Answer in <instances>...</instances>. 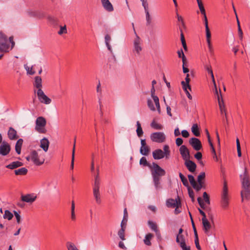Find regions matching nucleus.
I'll use <instances>...</instances> for the list:
<instances>
[{"instance_id": "1", "label": "nucleus", "mask_w": 250, "mask_h": 250, "mask_svg": "<svg viewBox=\"0 0 250 250\" xmlns=\"http://www.w3.org/2000/svg\"><path fill=\"white\" fill-rule=\"evenodd\" d=\"M240 178L242 188L241 196L243 201L244 199L248 200L250 198V177L246 167H245L244 173L240 175Z\"/></svg>"}, {"instance_id": "2", "label": "nucleus", "mask_w": 250, "mask_h": 250, "mask_svg": "<svg viewBox=\"0 0 250 250\" xmlns=\"http://www.w3.org/2000/svg\"><path fill=\"white\" fill-rule=\"evenodd\" d=\"M15 45L13 37L11 36L8 40L6 35L0 32V52L8 53L12 49Z\"/></svg>"}, {"instance_id": "3", "label": "nucleus", "mask_w": 250, "mask_h": 250, "mask_svg": "<svg viewBox=\"0 0 250 250\" xmlns=\"http://www.w3.org/2000/svg\"><path fill=\"white\" fill-rule=\"evenodd\" d=\"M230 197L226 182H224L222 191L221 194L220 206L224 209L228 208Z\"/></svg>"}, {"instance_id": "4", "label": "nucleus", "mask_w": 250, "mask_h": 250, "mask_svg": "<svg viewBox=\"0 0 250 250\" xmlns=\"http://www.w3.org/2000/svg\"><path fill=\"white\" fill-rule=\"evenodd\" d=\"M150 169L152 178H161V177L166 174L165 170L155 163H152Z\"/></svg>"}, {"instance_id": "5", "label": "nucleus", "mask_w": 250, "mask_h": 250, "mask_svg": "<svg viewBox=\"0 0 250 250\" xmlns=\"http://www.w3.org/2000/svg\"><path fill=\"white\" fill-rule=\"evenodd\" d=\"M100 180L98 175L95 177L94 184L93 186V195L95 199L96 202L99 204L101 202V196L100 193Z\"/></svg>"}, {"instance_id": "6", "label": "nucleus", "mask_w": 250, "mask_h": 250, "mask_svg": "<svg viewBox=\"0 0 250 250\" xmlns=\"http://www.w3.org/2000/svg\"><path fill=\"white\" fill-rule=\"evenodd\" d=\"M29 158L33 163L38 166L42 165L45 161L44 156L39 155L36 150H33L31 152Z\"/></svg>"}, {"instance_id": "7", "label": "nucleus", "mask_w": 250, "mask_h": 250, "mask_svg": "<svg viewBox=\"0 0 250 250\" xmlns=\"http://www.w3.org/2000/svg\"><path fill=\"white\" fill-rule=\"evenodd\" d=\"M46 124L45 119L43 117H39L36 121L35 129L40 133L45 132V126Z\"/></svg>"}, {"instance_id": "8", "label": "nucleus", "mask_w": 250, "mask_h": 250, "mask_svg": "<svg viewBox=\"0 0 250 250\" xmlns=\"http://www.w3.org/2000/svg\"><path fill=\"white\" fill-rule=\"evenodd\" d=\"M96 91L98 93V103L99 104V108L100 111L101 116H103L104 114V103L103 102V93H102V89L101 86V83L100 81H99L98 84L97 85Z\"/></svg>"}, {"instance_id": "9", "label": "nucleus", "mask_w": 250, "mask_h": 250, "mask_svg": "<svg viewBox=\"0 0 250 250\" xmlns=\"http://www.w3.org/2000/svg\"><path fill=\"white\" fill-rule=\"evenodd\" d=\"M34 92L37 93L38 99L41 103L48 104L51 103V99L44 94L42 89H38L37 91L34 90Z\"/></svg>"}, {"instance_id": "10", "label": "nucleus", "mask_w": 250, "mask_h": 250, "mask_svg": "<svg viewBox=\"0 0 250 250\" xmlns=\"http://www.w3.org/2000/svg\"><path fill=\"white\" fill-rule=\"evenodd\" d=\"M150 139L152 142L162 143L166 140V135L164 132H157L151 134Z\"/></svg>"}, {"instance_id": "11", "label": "nucleus", "mask_w": 250, "mask_h": 250, "mask_svg": "<svg viewBox=\"0 0 250 250\" xmlns=\"http://www.w3.org/2000/svg\"><path fill=\"white\" fill-rule=\"evenodd\" d=\"M132 26L134 27V23H132ZM133 30L134 31L135 34L136 35V38H135L134 40V51H135L138 54H140V52L142 50V48L141 46V42L142 41L141 39L139 37V36L137 35L134 27H133Z\"/></svg>"}, {"instance_id": "12", "label": "nucleus", "mask_w": 250, "mask_h": 250, "mask_svg": "<svg viewBox=\"0 0 250 250\" xmlns=\"http://www.w3.org/2000/svg\"><path fill=\"white\" fill-rule=\"evenodd\" d=\"M167 206L169 208H178L181 206V200L180 197L178 196L174 200L173 199H169L167 201Z\"/></svg>"}, {"instance_id": "13", "label": "nucleus", "mask_w": 250, "mask_h": 250, "mask_svg": "<svg viewBox=\"0 0 250 250\" xmlns=\"http://www.w3.org/2000/svg\"><path fill=\"white\" fill-rule=\"evenodd\" d=\"M11 150L10 145L6 142H3L0 146V155L1 156H6Z\"/></svg>"}, {"instance_id": "14", "label": "nucleus", "mask_w": 250, "mask_h": 250, "mask_svg": "<svg viewBox=\"0 0 250 250\" xmlns=\"http://www.w3.org/2000/svg\"><path fill=\"white\" fill-rule=\"evenodd\" d=\"M189 144L196 151L200 150L202 147L201 141L198 138L192 137L189 140Z\"/></svg>"}, {"instance_id": "15", "label": "nucleus", "mask_w": 250, "mask_h": 250, "mask_svg": "<svg viewBox=\"0 0 250 250\" xmlns=\"http://www.w3.org/2000/svg\"><path fill=\"white\" fill-rule=\"evenodd\" d=\"M179 151L184 161H186L190 159V156L189 151L186 146H181L179 148Z\"/></svg>"}, {"instance_id": "16", "label": "nucleus", "mask_w": 250, "mask_h": 250, "mask_svg": "<svg viewBox=\"0 0 250 250\" xmlns=\"http://www.w3.org/2000/svg\"><path fill=\"white\" fill-rule=\"evenodd\" d=\"M141 146L140 151L141 154L143 155L147 156L150 152V148L147 146L145 139H142L141 141Z\"/></svg>"}, {"instance_id": "17", "label": "nucleus", "mask_w": 250, "mask_h": 250, "mask_svg": "<svg viewBox=\"0 0 250 250\" xmlns=\"http://www.w3.org/2000/svg\"><path fill=\"white\" fill-rule=\"evenodd\" d=\"M125 208L124 210V216L122 220V221L121 224V229L118 231V235L120 238L121 239L124 240L125 239Z\"/></svg>"}, {"instance_id": "18", "label": "nucleus", "mask_w": 250, "mask_h": 250, "mask_svg": "<svg viewBox=\"0 0 250 250\" xmlns=\"http://www.w3.org/2000/svg\"><path fill=\"white\" fill-rule=\"evenodd\" d=\"M36 198L37 196L34 194H27L21 196V201L28 203H32L36 200Z\"/></svg>"}, {"instance_id": "19", "label": "nucleus", "mask_w": 250, "mask_h": 250, "mask_svg": "<svg viewBox=\"0 0 250 250\" xmlns=\"http://www.w3.org/2000/svg\"><path fill=\"white\" fill-rule=\"evenodd\" d=\"M155 90L154 88V86H152L151 89V95L152 98L154 102L155 103V105L156 106L157 111L158 113L160 114L161 113V109L160 105L159 103V100L158 97L157 96L155 95Z\"/></svg>"}, {"instance_id": "20", "label": "nucleus", "mask_w": 250, "mask_h": 250, "mask_svg": "<svg viewBox=\"0 0 250 250\" xmlns=\"http://www.w3.org/2000/svg\"><path fill=\"white\" fill-rule=\"evenodd\" d=\"M185 165L191 172H194L197 167L196 164L189 159L185 161Z\"/></svg>"}, {"instance_id": "21", "label": "nucleus", "mask_w": 250, "mask_h": 250, "mask_svg": "<svg viewBox=\"0 0 250 250\" xmlns=\"http://www.w3.org/2000/svg\"><path fill=\"white\" fill-rule=\"evenodd\" d=\"M102 5L107 12H110L114 10L113 6L109 0H101Z\"/></svg>"}, {"instance_id": "22", "label": "nucleus", "mask_w": 250, "mask_h": 250, "mask_svg": "<svg viewBox=\"0 0 250 250\" xmlns=\"http://www.w3.org/2000/svg\"><path fill=\"white\" fill-rule=\"evenodd\" d=\"M220 92V95L218 93V94H216L217 95V98H218V104L219 106V108L221 111V114H223L224 113L225 114V112H226V109L225 107V105L224 104L223 98L222 96V95L221 94V90L219 89Z\"/></svg>"}, {"instance_id": "23", "label": "nucleus", "mask_w": 250, "mask_h": 250, "mask_svg": "<svg viewBox=\"0 0 250 250\" xmlns=\"http://www.w3.org/2000/svg\"><path fill=\"white\" fill-rule=\"evenodd\" d=\"M7 135L8 138L11 140H15L19 138L17 131L12 127H9Z\"/></svg>"}, {"instance_id": "24", "label": "nucleus", "mask_w": 250, "mask_h": 250, "mask_svg": "<svg viewBox=\"0 0 250 250\" xmlns=\"http://www.w3.org/2000/svg\"><path fill=\"white\" fill-rule=\"evenodd\" d=\"M153 157L155 160H159L163 158L165 155L161 149H157L153 151L152 152Z\"/></svg>"}, {"instance_id": "25", "label": "nucleus", "mask_w": 250, "mask_h": 250, "mask_svg": "<svg viewBox=\"0 0 250 250\" xmlns=\"http://www.w3.org/2000/svg\"><path fill=\"white\" fill-rule=\"evenodd\" d=\"M205 68L206 70L208 71V73L210 75L212 82L213 83V84H214V87L215 89V93H216V94H218V91L217 89L216 84L215 83V81L213 71L211 69V67L210 65H206L205 66Z\"/></svg>"}, {"instance_id": "26", "label": "nucleus", "mask_w": 250, "mask_h": 250, "mask_svg": "<svg viewBox=\"0 0 250 250\" xmlns=\"http://www.w3.org/2000/svg\"><path fill=\"white\" fill-rule=\"evenodd\" d=\"M23 165V163L20 161H15L6 165L5 167L8 169H14Z\"/></svg>"}, {"instance_id": "27", "label": "nucleus", "mask_w": 250, "mask_h": 250, "mask_svg": "<svg viewBox=\"0 0 250 250\" xmlns=\"http://www.w3.org/2000/svg\"><path fill=\"white\" fill-rule=\"evenodd\" d=\"M41 144L40 147L42 148V149L46 152L48 149L49 142L48 140L46 138H43L41 140Z\"/></svg>"}, {"instance_id": "28", "label": "nucleus", "mask_w": 250, "mask_h": 250, "mask_svg": "<svg viewBox=\"0 0 250 250\" xmlns=\"http://www.w3.org/2000/svg\"><path fill=\"white\" fill-rule=\"evenodd\" d=\"M203 226V229L206 233H208L211 228V225L208 219H202Z\"/></svg>"}, {"instance_id": "29", "label": "nucleus", "mask_w": 250, "mask_h": 250, "mask_svg": "<svg viewBox=\"0 0 250 250\" xmlns=\"http://www.w3.org/2000/svg\"><path fill=\"white\" fill-rule=\"evenodd\" d=\"M34 86L38 89H42V80L41 77L36 76L35 78V81L33 83Z\"/></svg>"}, {"instance_id": "30", "label": "nucleus", "mask_w": 250, "mask_h": 250, "mask_svg": "<svg viewBox=\"0 0 250 250\" xmlns=\"http://www.w3.org/2000/svg\"><path fill=\"white\" fill-rule=\"evenodd\" d=\"M190 78H189V74H187L186 77L185 78V82L182 81L181 82V84L182 85V87H188V89L191 91V88L190 85H189V82H190Z\"/></svg>"}, {"instance_id": "31", "label": "nucleus", "mask_w": 250, "mask_h": 250, "mask_svg": "<svg viewBox=\"0 0 250 250\" xmlns=\"http://www.w3.org/2000/svg\"><path fill=\"white\" fill-rule=\"evenodd\" d=\"M23 143V140L22 139H19L15 145V150L16 152L18 154H21V148Z\"/></svg>"}, {"instance_id": "32", "label": "nucleus", "mask_w": 250, "mask_h": 250, "mask_svg": "<svg viewBox=\"0 0 250 250\" xmlns=\"http://www.w3.org/2000/svg\"><path fill=\"white\" fill-rule=\"evenodd\" d=\"M27 172L28 170L25 167H21L14 170V173L16 175H25Z\"/></svg>"}, {"instance_id": "33", "label": "nucleus", "mask_w": 250, "mask_h": 250, "mask_svg": "<svg viewBox=\"0 0 250 250\" xmlns=\"http://www.w3.org/2000/svg\"><path fill=\"white\" fill-rule=\"evenodd\" d=\"M191 131L193 134L197 137H198L200 135V132L199 130V128L197 124H193L191 127Z\"/></svg>"}, {"instance_id": "34", "label": "nucleus", "mask_w": 250, "mask_h": 250, "mask_svg": "<svg viewBox=\"0 0 250 250\" xmlns=\"http://www.w3.org/2000/svg\"><path fill=\"white\" fill-rule=\"evenodd\" d=\"M161 178H153V182L155 188V189L158 190L162 188L161 185Z\"/></svg>"}, {"instance_id": "35", "label": "nucleus", "mask_w": 250, "mask_h": 250, "mask_svg": "<svg viewBox=\"0 0 250 250\" xmlns=\"http://www.w3.org/2000/svg\"><path fill=\"white\" fill-rule=\"evenodd\" d=\"M104 39H105V43L106 46L107 47L108 50L111 52H112L111 47L109 44V42L111 41L110 36L108 34L105 35Z\"/></svg>"}, {"instance_id": "36", "label": "nucleus", "mask_w": 250, "mask_h": 250, "mask_svg": "<svg viewBox=\"0 0 250 250\" xmlns=\"http://www.w3.org/2000/svg\"><path fill=\"white\" fill-rule=\"evenodd\" d=\"M153 234L151 233H148L147 234L145 238L144 239V243L147 246H150L151 243L150 242V240L153 237Z\"/></svg>"}, {"instance_id": "37", "label": "nucleus", "mask_w": 250, "mask_h": 250, "mask_svg": "<svg viewBox=\"0 0 250 250\" xmlns=\"http://www.w3.org/2000/svg\"><path fill=\"white\" fill-rule=\"evenodd\" d=\"M136 132L138 136L141 137L143 134V131L141 127L140 123L139 121L137 122V129Z\"/></svg>"}, {"instance_id": "38", "label": "nucleus", "mask_w": 250, "mask_h": 250, "mask_svg": "<svg viewBox=\"0 0 250 250\" xmlns=\"http://www.w3.org/2000/svg\"><path fill=\"white\" fill-rule=\"evenodd\" d=\"M71 219L72 221H75L76 220V215L75 214V203L74 201H72L71 203Z\"/></svg>"}, {"instance_id": "39", "label": "nucleus", "mask_w": 250, "mask_h": 250, "mask_svg": "<svg viewBox=\"0 0 250 250\" xmlns=\"http://www.w3.org/2000/svg\"><path fill=\"white\" fill-rule=\"evenodd\" d=\"M140 164L144 167H148L149 168L151 167L152 165L149 164L146 157H143L140 160Z\"/></svg>"}, {"instance_id": "40", "label": "nucleus", "mask_w": 250, "mask_h": 250, "mask_svg": "<svg viewBox=\"0 0 250 250\" xmlns=\"http://www.w3.org/2000/svg\"><path fill=\"white\" fill-rule=\"evenodd\" d=\"M48 21L52 25H56L57 24V19L54 17L49 16L47 17Z\"/></svg>"}, {"instance_id": "41", "label": "nucleus", "mask_w": 250, "mask_h": 250, "mask_svg": "<svg viewBox=\"0 0 250 250\" xmlns=\"http://www.w3.org/2000/svg\"><path fill=\"white\" fill-rule=\"evenodd\" d=\"M75 143H76V139H75V142H74L73 148V150H72V159H71V165H70V169L71 170H73L74 169Z\"/></svg>"}, {"instance_id": "42", "label": "nucleus", "mask_w": 250, "mask_h": 250, "mask_svg": "<svg viewBox=\"0 0 250 250\" xmlns=\"http://www.w3.org/2000/svg\"><path fill=\"white\" fill-rule=\"evenodd\" d=\"M176 241L177 243L179 244L180 246H181V244L183 243H186L185 237L183 234L177 235Z\"/></svg>"}, {"instance_id": "43", "label": "nucleus", "mask_w": 250, "mask_h": 250, "mask_svg": "<svg viewBox=\"0 0 250 250\" xmlns=\"http://www.w3.org/2000/svg\"><path fill=\"white\" fill-rule=\"evenodd\" d=\"M150 125H151V127H152L155 129L161 130V129H162L163 128V126L162 125L156 123L154 121L152 122V123L150 124Z\"/></svg>"}, {"instance_id": "44", "label": "nucleus", "mask_w": 250, "mask_h": 250, "mask_svg": "<svg viewBox=\"0 0 250 250\" xmlns=\"http://www.w3.org/2000/svg\"><path fill=\"white\" fill-rule=\"evenodd\" d=\"M146 24L147 26H150L152 23V18L150 16L149 11L146 12Z\"/></svg>"}, {"instance_id": "45", "label": "nucleus", "mask_w": 250, "mask_h": 250, "mask_svg": "<svg viewBox=\"0 0 250 250\" xmlns=\"http://www.w3.org/2000/svg\"><path fill=\"white\" fill-rule=\"evenodd\" d=\"M13 217V214L8 210H6L3 215L4 219H7L8 220H10Z\"/></svg>"}, {"instance_id": "46", "label": "nucleus", "mask_w": 250, "mask_h": 250, "mask_svg": "<svg viewBox=\"0 0 250 250\" xmlns=\"http://www.w3.org/2000/svg\"><path fill=\"white\" fill-rule=\"evenodd\" d=\"M204 182H200V183H198V184L197 183V182L195 184V185L194 186L193 188L195 189L197 191H199L201 190V189L203 188H204Z\"/></svg>"}, {"instance_id": "47", "label": "nucleus", "mask_w": 250, "mask_h": 250, "mask_svg": "<svg viewBox=\"0 0 250 250\" xmlns=\"http://www.w3.org/2000/svg\"><path fill=\"white\" fill-rule=\"evenodd\" d=\"M66 246L68 250H79L74 244L72 242H67Z\"/></svg>"}, {"instance_id": "48", "label": "nucleus", "mask_w": 250, "mask_h": 250, "mask_svg": "<svg viewBox=\"0 0 250 250\" xmlns=\"http://www.w3.org/2000/svg\"><path fill=\"white\" fill-rule=\"evenodd\" d=\"M179 177L181 180V181L182 182L183 184L186 187L188 186V183L187 179L181 172L179 173Z\"/></svg>"}, {"instance_id": "49", "label": "nucleus", "mask_w": 250, "mask_h": 250, "mask_svg": "<svg viewBox=\"0 0 250 250\" xmlns=\"http://www.w3.org/2000/svg\"><path fill=\"white\" fill-rule=\"evenodd\" d=\"M197 2L201 14L202 15L206 14L205 9L202 1L201 0H197Z\"/></svg>"}, {"instance_id": "50", "label": "nucleus", "mask_w": 250, "mask_h": 250, "mask_svg": "<svg viewBox=\"0 0 250 250\" xmlns=\"http://www.w3.org/2000/svg\"><path fill=\"white\" fill-rule=\"evenodd\" d=\"M24 68L27 74L32 75L35 73V71L33 69V66L29 67L27 65H24Z\"/></svg>"}, {"instance_id": "51", "label": "nucleus", "mask_w": 250, "mask_h": 250, "mask_svg": "<svg viewBox=\"0 0 250 250\" xmlns=\"http://www.w3.org/2000/svg\"><path fill=\"white\" fill-rule=\"evenodd\" d=\"M206 40L207 41H211V32L209 30L208 26H206Z\"/></svg>"}, {"instance_id": "52", "label": "nucleus", "mask_w": 250, "mask_h": 250, "mask_svg": "<svg viewBox=\"0 0 250 250\" xmlns=\"http://www.w3.org/2000/svg\"><path fill=\"white\" fill-rule=\"evenodd\" d=\"M177 53H178V57L179 58H182L183 63H185V62H186V58L184 54V52H183L182 49L179 50L178 51Z\"/></svg>"}, {"instance_id": "53", "label": "nucleus", "mask_w": 250, "mask_h": 250, "mask_svg": "<svg viewBox=\"0 0 250 250\" xmlns=\"http://www.w3.org/2000/svg\"><path fill=\"white\" fill-rule=\"evenodd\" d=\"M148 224L149 227L151 228V229L152 230H154V231H155L158 229L157 226L155 223L151 222L150 221H149L148 222Z\"/></svg>"}, {"instance_id": "54", "label": "nucleus", "mask_w": 250, "mask_h": 250, "mask_svg": "<svg viewBox=\"0 0 250 250\" xmlns=\"http://www.w3.org/2000/svg\"><path fill=\"white\" fill-rule=\"evenodd\" d=\"M236 146H237L238 156L239 157H241L242 154H241V151L240 144L239 140L238 139V138L236 139Z\"/></svg>"}, {"instance_id": "55", "label": "nucleus", "mask_w": 250, "mask_h": 250, "mask_svg": "<svg viewBox=\"0 0 250 250\" xmlns=\"http://www.w3.org/2000/svg\"><path fill=\"white\" fill-rule=\"evenodd\" d=\"M189 216H190V218L191 219V223H192V226L193 229V231H194V235H195V236H198L197 230H196V229L194 223L193 222V220L191 214L190 212H189Z\"/></svg>"}, {"instance_id": "56", "label": "nucleus", "mask_w": 250, "mask_h": 250, "mask_svg": "<svg viewBox=\"0 0 250 250\" xmlns=\"http://www.w3.org/2000/svg\"><path fill=\"white\" fill-rule=\"evenodd\" d=\"M206 177V174L205 172H202L200 173V174L197 177V181L198 183H200V182H203V180H204Z\"/></svg>"}, {"instance_id": "57", "label": "nucleus", "mask_w": 250, "mask_h": 250, "mask_svg": "<svg viewBox=\"0 0 250 250\" xmlns=\"http://www.w3.org/2000/svg\"><path fill=\"white\" fill-rule=\"evenodd\" d=\"M147 105H148V107L151 111H155V110H156L155 107H154L151 100L148 99L147 101Z\"/></svg>"}, {"instance_id": "58", "label": "nucleus", "mask_w": 250, "mask_h": 250, "mask_svg": "<svg viewBox=\"0 0 250 250\" xmlns=\"http://www.w3.org/2000/svg\"><path fill=\"white\" fill-rule=\"evenodd\" d=\"M188 178L190 184L191 185L192 187L194 188V186L195 185L196 182L193 176H192V175H188Z\"/></svg>"}, {"instance_id": "59", "label": "nucleus", "mask_w": 250, "mask_h": 250, "mask_svg": "<svg viewBox=\"0 0 250 250\" xmlns=\"http://www.w3.org/2000/svg\"><path fill=\"white\" fill-rule=\"evenodd\" d=\"M188 193L189 196L191 199L192 201L193 202H194V201H195L194 193L190 187H188Z\"/></svg>"}, {"instance_id": "60", "label": "nucleus", "mask_w": 250, "mask_h": 250, "mask_svg": "<svg viewBox=\"0 0 250 250\" xmlns=\"http://www.w3.org/2000/svg\"><path fill=\"white\" fill-rule=\"evenodd\" d=\"M164 150L165 156L167 158L170 155V151L169 149V146L167 145H165L164 146Z\"/></svg>"}, {"instance_id": "61", "label": "nucleus", "mask_w": 250, "mask_h": 250, "mask_svg": "<svg viewBox=\"0 0 250 250\" xmlns=\"http://www.w3.org/2000/svg\"><path fill=\"white\" fill-rule=\"evenodd\" d=\"M142 2V5L144 8L145 12H147L148 11V4L146 0H141Z\"/></svg>"}, {"instance_id": "62", "label": "nucleus", "mask_w": 250, "mask_h": 250, "mask_svg": "<svg viewBox=\"0 0 250 250\" xmlns=\"http://www.w3.org/2000/svg\"><path fill=\"white\" fill-rule=\"evenodd\" d=\"M203 198H204V199L205 202L206 203H207L208 204H210L209 197L206 192H204L203 193Z\"/></svg>"}, {"instance_id": "63", "label": "nucleus", "mask_w": 250, "mask_h": 250, "mask_svg": "<svg viewBox=\"0 0 250 250\" xmlns=\"http://www.w3.org/2000/svg\"><path fill=\"white\" fill-rule=\"evenodd\" d=\"M207 42L208 47V48L209 52L211 54L213 53V46H212V45L211 42V41H207Z\"/></svg>"}, {"instance_id": "64", "label": "nucleus", "mask_w": 250, "mask_h": 250, "mask_svg": "<svg viewBox=\"0 0 250 250\" xmlns=\"http://www.w3.org/2000/svg\"><path fill=\"white\" fill-rule=\"evenodd\" d=\"M183 87V90L185 91L188 98L189 100H192V96L190 95V94L189 93V91L188 90V87Z\"/></svg>"}]
</instances>
